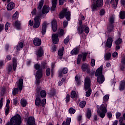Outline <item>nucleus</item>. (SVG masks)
Here are the masks:
<instances>
[{
	"mask_svg": "<svg viewBox=\"0 0 125 125\" xmlns=\"http://www.w3.org/2000/svg\"><path fill=\"white\" fill-rule=\"evenodd\" d=\"M59 16L60 19H63L65 17L67 21H64L63 22V27L66 28L68 26V21H71V11H68L67 8H64L60 12Z\"/></svg>",
	"mask_w": 125,
	"mask_h": 125,
	"instance_id": "1",
	"label": "nucleus"
},
{
	"mask_svg": "<svg viewBox=\"0 0 125 125\" xmlns=\"http://www.w3.org/2000/svg\"><path fill=\"white\" fill-rule=\"evenodd\" d=\"M90 79L89 77H86L85 79L84 88L85 90H88L86 91L85 96L86 97H89L91 94V89H90Z\"/></svg>",
	"mask_w": 125,
	"mask_h": 125,
	"instance_id": "2",
	"label": "nucleus"
},
{
	"mask_svg": "<svg viewBox=\"0 0 125 125\" xmlns=\"http://www.w3.org/2000/svg\"><path fill=\"white\" fill-rule=\"evenodd\" d=\"M22 123V119L21 116L19 114L12 117L9 122H8L6 125H20Z\"/></svg>",
	"mask_w": 125,
	"mask_h": 125,
	"instance_id": "3",
	"label": "nucleus"
},
{
	"mask_svg": "<svg viewBox=\"0 0 125 125\" xmlns=\"http://www.w3.org/2000/svg\"><path fill=\"white\" fill-rule=\"evenodd\" d=\"M102 69H103V66L102 65L99 68L97 69L95 74L96 77L98 76L97 78V82L99 83H103L105 81V78L104 76L102 75Z\"/></svg>",
	"mask_w": 125,
	"mask_h": 125,
	"instance_id": "4",
	"label": "nucleus"
},
{
	"mask_svg": "<svg viewBox=\"0 0 125 125\" xmlns=\"http://www.w3.org/2000/svg\"><path fill=\"white\" fill-rule=\"evenodd\" d=\"M92 11H96L98 10V8L103 7V0H96L94 1V3L91 5Z\"/></svg>",
	"mask_w": 125,
	"mask_h": 125,
	"instance_id": "5",
	"label": "nucleus"
},
{
	"mask_svg": "<svg viewBox=\"0 0 125 125\" xmlns=\"http://www.w3.org/2000/svg\"><path fill=\"white\" fill-rule=\"evenodd\" d=\"M24 80L22 79H20L19 81V83L17 85V87L13 89L12 91L13 95H16L17 93H18V91H20V92H21V90H22V87L23 86V83Z\"/></svg>",
	"mask_w": 125,
	"mask_h": 125,
	"instance_id": "6",
	"label": "nucleus"
},
{
	"mask_svg": "<svg viewBox=\"0 0 125 125\" xmlns=\"http://www.w3.org/2000/svg\"><path fill=\"white\" fill-rule=\"evenodd\" d=\"M100 109L102 112H99L98 110H97V112L101 118H104L107 113V104H102L100 106Z\"/></svg>",
	"mask_w": 125,
	"mask_h": 125,
	"instance_id": "7",
	"label": "nucleus"
},
{
	"mask_svg": "<svg viewBox=\"0 0 125 125\" xmlns=\"http://www.w3.org/2000/svg\"><path fill=\"white\" fill-rule=\"evenodd\" d=\"M64 35V32H58L56 34H53L52 35V42L53 43L56 44L58 43L59 42V39H58V37H62Z\"/></svg>",
	"mask_w": 125,
	"mask_h": 125,
	"instance_id": "8",
	"label": "nucleus"
},
{
	"mask_svg": "<svg viewBox=\"0 0 125 125\" xmlns=\"http://www.w3.org/2000/svg\"><path fill=\"white\" fill-rule=\"evenodd\" d=\"M46 103V99H43L42 101L40 98L38 97L35 100V104L36 106H44Z\"/></svg>",
	"mask_w": 125,
	"mask_h": 125,
	"instance_id": "9",
	"label": "nucleus"
},
{
	"mask_svg": "<svg viewBox=\"0 0 125 125\" xmlns=\"http://www.w3.org/2000/svg\"><path fill=\"white\" fill-rule=\"evenodd\" d=\"M77 31L78 32H89V27L86 24L79 25L77 27Z\"/></svg>",
	"mask_w": 125,
	"mask_h": 125,
	"instance_id": "10",
	"label": "nucleus"
},
{
	"mask_svg": "<svg viewBox=\"0 0 125 125\" xmlns=\"http://www.w3.org/2000/svg\"><path fill=\"white\" fill-rule=\"evenodd\" d=\"M46 67V63L45 62H43L42 63V66H40L39 64H36L34 65V68L36 70H38L39 72H41L42 74V69H44ZM37 71V72H38Z\"/></svg>",
	"mask_w": 125,
	"mask_h": 125,
	"instance_id": "11",
	"label": "nucleus"
},
{
	"mask_svg": "<svg viewBox=\"0 0 125 125\" xmlns=\"http://www.w3.org/2000/svg\"><path fill=\"white\" fill-rule=\"evenodd\" d=\"M81 69L83 72H86L88 74L90 73V66L86 63L83 64Z\"/></svg>",
	"mask_w": 125,
	"mask_h": 125,
	"instance_id": "12",
	"label": "nucleus"
},
{
	"mask_svg": "<svg viewBox=\"0 0 125 125\" xmlns=\"http://www.w3.org/2000/svg\"><path fill=\"white\" fill-rule=\"evenodd\" d=\"M51 23L53 32H56L58 29L57 21H56V20L54 19L52 20Z\"/></svg>",
	"mask_w": 125,
	"mask_h": 125,
	"instance_id": "13",
	"label": "nucleus"
},
{
	"mask_svg": "<svg viewBox=\"0 0 125 125\" xmlns=\"http://www.w3.org/2000/svg\"><path fill=\"white\" fill-rule=\"evenodd\" d=\"M36 83H37V84H39V83H41V81L40 80V79H41V78L42 77V72L38 71L36 73Z\"/></svg>",
	"mask_w": 125,
	"mask_h": 125,
	"instance_id": "14",
	"label": "nucleus"
},
{
	"mask_svg": "<svg viewBox=\"0 0 125 125\" xmlns=\"http://www.w3.org/2000/svg\"><path fill=\"white\" fill-rule=\"evenodd\" d=\"M34 24L33 25V28L34 29H37L41 25V22H40V20L38 17H35L34 18Z\"/></svg>",
	"mask_w": 125,
	"mask_h": 125,
	"instance_id": "15",
	"label": "nucleus"
},
{
	"mask_svg": "<svg viewBox=\"0 0 125 125\" xmlns=\"http://www.w3.org/2000/svg\"><path fill=\"white\" fill-rule=\"evenodd\" d=\"M57 6V0H52V7L50 8L51 12L55 11V8Z\"/></svg>",
	"mask_w": 125,
	"mask_h": 125,
	"instance_id": "16",
	"label": "nucleus"
},
{
	"mask_svg": "<svg viewBox=\"0 0 125 125\" xmlns=\"http://www.w3.org/2000/svg\"><path fill=\"white\" fill-rule=\"evenodd\" d=\"M14 7H15V3L13 2H11L7 5V10L10 11L14 9Z\"/></svg>",
	"mask_w": 125,
	"mask_h": 125,
	"instance_id": "17",
	"label": "nucleus"
},
{
	"mask_svg": "<svg viewBox=\"0 0 125 125\" xmlns=\"http://www.w3.org/2000/svg\"><path fill=\"white\" fill-rule=\"evenodd\" d=\"M35 123L36 122L35 121V118H34L33 117H30L28 119L26 125H35Z\"/></svg>",
	"mask_w": 125,
	"mask_h": 125,
	"instance_id": "18",
	"label": "nucleus"
},
{
	"mask_svg": "<svg viewBox=\"0 0 125 125\" xmlns=\"http://www.w3.org/2000/svg\"><path fill=\"white\" fill-rule=\"evenodd\" d=\"M110 3L112 5V8L116 9L117 6H118V3H119V0H111Z\"/></svg>",
	"mask_w": 125,
	"mask_h": 125,
	"instance_id": "19",
	"label": "nucleus"
},
{
	"mask_svg": "<svg viewBox=\"0 0 125 125\" xmlns=\"http://www.w3.org/2000/svg\"><path fill=\"white\" fill-rule=\"evenodd\" d=\"M49 10H50V8L49 7V6L44 5L43 6L42 12L43 14H47L48 12H49Z\"/></svg>",
	"mask_w": 125,
	"mask_h": 125,
	"instance_id": "20",
	"label": "nucleus"
},
{
	"mask_svg": "<svg viewBox=\"0 0 125 125\" xmlns=\"http://www.w3.org/2000/svg\"><path fill=\"white\" fill-rule=\"evenodd\" d=\"M62 72L63 73H62ZM67 73H68V68L64 67L62 69V70L59 71V77H60V78H61V77H63V74L65 75L67 74Z\"/></svg>",
	"mask_w": 125,
	"mask_h": 125,
	"instance_id": "21",
	"label": "nucleus"
},
{
	"mask_svg": "<svg viewBox=\"0 0 125 125\" xmlns=\"http://www.w3.org/2000/svg\"><path fill=\"white\" fill-rule=\"evenodd\" d=\"M112 43H113V39L111 37H109L106 41V45L109 48L112 47Z\"/></svg>",
	"mask_w": 125,
	"mask_h": 125,
	"instance_id": "22",
	"label": "nucleus"
},
{
	"mask_svg": "<svg viewBox=\"0 0 125 125\" xmlns=\"http://www.w3.org/2000/svg\"><path fill=\"white\" fill-rule=\"evenodd\" d=\"M33 43L36 46H39L42 44V40L40 39L35 38L33 41Z\"/></svg>",
	"mask_w": 125,
	"mask_h": 125,
	"instance_id": "23",
	"label": "nucleus"
},
{
	"mask_svg": "<svg viewBox=\"0 0 125 125\" xmlns=\"http://www.w3.org/2000/svg\"><path fill=\"white\" fill-rule=\"evenodd\" d=\"M43 3H44V0H41L39 2V5L37 7V10L38 11H41L42 10V6H43Z\"/></svg>",
	"mask_w": 125,
	"mask_h": 125,
	"instance_id": "24",
	"label": "nucleus"
},
{
	"mask_svg": "<svg viewBox=\"0 0 125 125\" xmlns=\"http://www.w3.org/2000/svg\"><path fill=\"white\" fill-rule=\"evenodd\" d=\"M10 104V100H7V103L6 104V107H5V115H8V113H9V104Z\"/></svg>",
	"mask_w": 125,
	"mask_h": 125,
	"instance_id": "25",
	"label": "nucleus"
},
{
	"mask_svg": "<svg viewBox=\"0 0 125 125\" xmlns=\"http://www.w3.org/2000/svg\"><path fill=\"white\" fill-rule=\"evenodd\" d=\"M36 55L38 57H42L43 55V49L42 48H40L36 53Z\"/></svg>",
	"mask_w": 125,
	"mask_h": 125,
	"instance_id": "26",
	"label": "nucleus"
},
{
	"mask_svg": "<svg viewBox=\"0 0 125 125\" xmlns=\"http://www.w3.org/2000/svg\"><path fill=\"white\" fill-rule=\"evenodd\" d=\"M125 79L121 81L120 83V85L119 86V89L120 91H123L125 89Z\"/></svg>",
	"mask_w": 125,
	"mask_h": 125,
	"instance_id": "27",
	"label": "nucleus"
},
{
	"mask_svg": "<svg viewBox=\"0 0 125 125\" xmlns=\"http://www.w3.org/2000/svg\"><path fill=\"white\" fill-rule=\"evenodd\" d=\"M13 61V69L14 71H16V68H17V60L15 58L12 59Z\"/></svg>",
	"mask_w": 125,
	"mask_h": 125,
	"instance_id": "28",
	"label": "nucleus"
},
{
	"mask_svg": "<svg viewBox=\"0 0 125 125\" xmlns=\"http://www.w3.org/2000/svg\"><path fill=\"white\" fill-rule=\"evenodd\" d=\"M80 49L79 47H76L73 50H72L71 52V54L72 55H77V54H79V51Z\"/></svg>",
	"mask_w": 125,
	"mask_h": 125,
	"instance_id": "29",
	"label": "nucleus"
},
{
	"mask_svg": "<svg viewBox=\"0 0 125 125\" xmlns=\"http://www.w3.org/2000/svg\"><path fill=\"white\" fill-rule=\"evenodd\" d=\"M119 16L120 19L124 20L125 19V11L122 10L119 13Z\"/></svg>",
	"mask_w": 125,
	"mask_h": 125,
	"instance_id": "30",
	"label": "nucleus"
},
{
	"mask_svg": "<svg viewBox=\"0 0 125 125\" xmlns=\"http://www.w3.org/2000/svg\"><path fill=\"white\" fill-rule=\"evenodd\" d=\"M123 121H125V113L123 114V117H120L119 120V125H125V123L123 122Z\"/></svg>",
	"mask_w": 125,
	"mask_h": 125,
	"instance_id": "31",
	"label": "nucleus"
},
{
	"mask_svg": "<svg viewBox=\"0 0 125 125\" xmlns=\"http://www.w3.org/2000/svg\"><path fill=\"white\" fill-rule=\"evenodd\" d=\"M21 104L22 107H26V106H27V104H28V103L26 100L21 99Z\"/></svg>",
	"mask_w": 125,
	"mask_h": 125,
	"instance_id": "32",
	"label": "nucleus"
},
{
	"mask_svg": "<svg viewBox=\"0 0 125 125\" xmlns=\"http://www.w3.org/2000/svg\"><path fill=\"white\" fill-rule=\"evenodd\" d=\"M86 116L88 119H90V117H91V109L87 108Z\"/></svg>",
	"mask_w": 125,
	"mask_h": 125,
	"instance_id": "33",
	"label": "nucleus"
},
{
	"mask_svg": "<svg viewBox=\"0 0 125 125\" xmlns=\"http://www.w3.org/2000/svg\"><path fill=\"white\" fill-rule=\"evenodd\" d=\"M59 56H62L64 54V47H62L61 49H60L58 52Z\"/></svg>",
	"mask_w": 125,
	"mask_h": 125,
	"instance_id": "34",
	"label": "nucleus"
},
{
	"mask_svg": "<svg viewBox=\"0 0 125 125\" xmlns=\"http://www.w3.org/2000/svg\"><path fill=\"white\" fill-rule=\"evenodd\" d=\"M108 32H112L114 30V24H109L107 26Z\"/></svg>",
	"mask_w": 125,
	"mask_h": 125,
	"instance_id": "35",
	"label": "nucleus"
},
{
	"mask_svg": "<svg viewBox=\"0 0 125 125\" xmlns=\"http://www.w3.org/2000/svg\"><path fill=\"white\" fill-rule=\"evenodd\" d=\"M46 28H47L46 22H44L42 26V32H46Z\"/></svg>",
	"mask_w": 125,
	"mask_h": 125,
	"instance_id": "36",
	"label": "nucleus"
},
{
	"mask_svg": "<svg viewBox=\"0 0 125 125\" xmlns=\"http://www.w3.org/2000/svg\"><path fill=\"white\" fill-rule=\"evenodd\" d=\"M71 93V97L72 98H75V97H78V94L76 93V91H72Z\"/></svg>",
	"mask_w": 125,
	"mask_h": 125,
	"instance_id": "37",
	"label": "nucleus"
},
{
	"mask_svg": "<svg viewBox=\"0 0 125 125\" xmlns=\"http://www.w3.org/2000/svg\"><path fill=\"white\" fill-rule=\"evenodd\" d=\"M40 95L41 97L44 98L46 97V92H45V90H42L41 91L40 93Z\"/></svg>",
	"mask_w": 125,
	"mask_h": 125,
	"instance_id": "38",
	"label": "nucleus"
},
{
	"mask_svg": "<svg viewBox=\"0 0 125 125\" xmlns=\"http://www.w3.org/2000/svg\"><path fill=\"white\" fill-rule=\"evenodd\" d=\"M100 16H103L105 15V13H106V11H105L104 9H101L100 11Z\"/></svg>",
	"mask_w": 125,
	"mask_h": 125,
	"instance_id": "39",
	"label": "nucleus"
},
{
	"mask_svg": "<svg viewBox=\"0 0 125 125\" xmlns=\"http://www.w3.org/2000/svg\"><path fill=\"white\" fill-rule=\"evenodd\" d=\"M23 42H20L19 43V44L17 45V50H20V49L22 48V47H23Z\"/></svg>",
	"mask_w": 125,
	"mask_h": 125,
	"instance_id": "40",
	"label": "nucleus"
},
{
	"mask_svg": "<svg viewBox=\"0 0 125 125\" xmlns=\"http://www.w3.org/2000/svg\"><path fill=\"white\" fill-rule=\"evenodd\" d=\"M11 24L8 22H7L5 25V31H7L8 30V28H9L11 26Z\"/></svg>",
	"mask_w": 125,
	"mask_h": 125,
	"instance_id": "41",
	"label": "nucleus"
},
{
	"mask_svg": "<svg viewBox=\"0 0 125 125\" xmlns=\"http://www.w3.org/2000/svg\"><path fill=\"white\" fill-rule=\"evenodd\" d=\"M109 23L111 25H113L114 23H115V18L113 17H111L109 19Z\"/></svg>",
	"mask_w": 125,
	"mask_h": 125,
	"instance_id": "42",
	"label": "nucleus"
},
{
	"mask_svg": "<svg viewBox=\"0 0 125 125\" xmlns=\"http://www.w3.org/2000/svg\"><path fill=\"white\" fill-rule=\"evenodd\" d=\"M123 42V40L121 38H119L117 40L115 41V44L119 45L121 44L122 42Z\"/></svg>",
	"mask_w": 125,
	"mask_h": 125,
	"instance_id": "43",
	"label": "nucleus"
},
{
	"mask_svg": "<svg viewBox=\"0 0 125 125\" xmlns=\"http://www.w3.org/2000/svg\"><path fill=\"white\" fill-rule=\"evenodd\" d=\"M85 104H86V103H85V101H82L80 103L79 106L80 107H81V108H83L85 106Z\"/></svg>",
	"mask_w": 125,
	"mask_h": 125,
	"instance_id": "44",
	"label": "nucleus"
},
{
	"mask_svg": "<svg viewBox=\"0 0 125 125\" xmlns=\"http://www.w3.org/2000/svg\"><path fill=\"white\" fill-rule=\"evenodd\" d=\"M111 54L110 53H107L105 55L104 57L106 60H109L111 58Z\"/></svg>",
	"mask_w": 125,
	"mask_h": 125,
	"instance_id": "45",
	"label": "nucleus"
},
{
	"mask_svg": "<svg viewBox=\"0 0 125 125\" xmlns=\"http://www.w3.org/2000/svg\"><path fill=\"white\" fill-rule=\"evenodd\" d=\"M109 95H105L103 97V101H104V102H107V101H108V100H109Z\"/></svg>",
	"mask_w": 125,
	"mask_h": 125,
	"instance_id": "46",
	"label": "nucleus"
},
{
	"mask_svg": "<svg viewBox=\"0 0 125 125\" xmlns=\"http://www.w3.org/2000/svg\"><path fill=\"white\" fill-rule=\"evenodd\" d=\"M82 57H83V56L82 55H78V59H77V64H80L81 63V60H82Z\"/></svg>",
	"mask_w": 125,
	"mask_h": 125,
	"instance_id": "47",
	"label": "nucleus"
},
{
	"mask_svg": "<svg viewBox=\"0 0 125 125\" xmlns=\"http://www.w3.org/2000/svg\"><path fill=\"white\" fill-rule=\"evenodd\" d=\"M83 55V61H85V59H86V56H87V53H82Z\"/></svg>",
	"mask_w": 125,
	"mask_h": 125,
	"instance_id": "48",
	"label": "nucleus"
},
{
	"mask_svg": "<svg viewBox=\"0 0 125 125\" xmlns=\"http://www.w3.org/2000/svg\"><path fill=\"white\" fill-rule=\"evenodd\" d=\"M7 70L8 73H10V72L12 71V65H11V64L9 65L8 67L7 68Z\"/></svg>",
	"mask_w": 125,
	"mask_h": 125,
	"instance_id": "49",
	"label": "nucleus"
},
{
	"mask_svg": "<svg viewBox=\"0 0 125 125\" xmlns=\"http://www.w3.org/2000/svg\"><path fill=\"white\" fill-rule=\"evenodd\" d=\"M43 14H43L42 11V12L40 13L39 16H36V17H38L39 20H40L41 18H44V15H43Z\"/></svg>",
	"mask_w": 125,
	"mask_h": 125,
	"instance_id": "50",
	"label": "nucleus"
},
{
	"mask_svg": "<svg viewBox=\"0 0 125 125\" xmlns=\"http://www.w3.org/2000/svg\"><path fill=\"white\" fill-rule=\"evenodd\" d=\"M18 15V12L16 11L15 13L12 16V19L14 20L17 19V15Z\"/></svg>",
	"mask_w": 125,
	"mask_h": 125,
	"instance_id": "51",
	"label": "nucleus"
},
{
	"mask_svg": "<svg viewBox=\"0 0 125 125\" xmlns=\"http://www.w3.org/2000/svg\"><path fill=\"white\" fill-rule=\"evenodd\" d=\"M70 41V38H69V36H67L66 39L64 40V44H67L68 42H69Z\"/></svg>",
	"mask_w": 125,
	"mask_h": 125,
	"instance_id": "52",
	"label": "nucleus"
},
{
	"mask_svg": "<svg viewBox=\"0 0 125 125\" xmlns=\"http://www.w3.org/2000/svg\"><path fill=\"white\" fill-rule=\"evenodd\" d=\"M66 122L65 125H69L71 124V118H67V119L66 120Z\"/></svg>",
	"mask_w": 125,
	"mask_h": 125,
	"instance_id": "53",
	"label": "nucleus"
},
{
	"mask_svg": "<svg viewBox=\"0 0 125 125\" xmlns=\"http://www.w3.org/2000/svg\"><path fill=\"white\" fill-rule=\"evenodd\" d=\"M69 112L70 114H75V113L76 112V110L73 108H70L69 109Z\"/></svg>",
	"mask_w": 125,
	"mask_h": 125,
	"instance_id": "54",
	"label": "nucleus"
},
{
	"mask_svg": "<svg viewBox=\"0 0 125 125\" xmlns=\"http://www.w3.org/2000/svg\"><path fill=\"white\" fill-rule=\"evenodd\" d=\"M15 27H16V28H17L18 29H19V28H20V23L18 22V21H16L15 22Z\"/></svg>",
	"mask_w": 125,
	"mask_h": 125,
	"instance_id": "55",
	"label": "nucleus"
},
{
	"mask_svg": "<svg viewBox=\"0 0 125 125\" xmlns=\"http://www.w3.org/2000/svg\"><path fill=\"white\" fill-rule=\"evenodd\" d=\"M31 14L33 16L37 15V8H34L31 12Z\"/></svg>",
	"mask_w": 125,
	"mask_h": 125,
	"instance_id": "56",
	"label": "nucleus"
},
{
	"mask_svg": "<svg viewBox=\"0 0 125 125\" xmlns=\"http://www.w3.org/2000/svg\"><path fill=\"white\" fill-rule=\"evenodd\" d=\"M91 65L92 66V67H94V66H95V60L91 59Z\"/></svg>",
	"mask_w": 125,
	"mask_h": 125,
	"instance_id": "57",
	"label": "nucleus"
},
{
	"mask_svg": "<svg viewBox=\"0 0 125 125\" xmlns=\"http://www.w3.org/2000/svg\"><path fill=\"white\" fill-rule=\"evenodd\" d=\"M66 0H59V5H63Z\"/></svg>",
	"mask_w": 125,
	"mask_h": 125,
	"instance_id": "58",
	"label": "nucleus"
},
{
	"mask_svg": "<svg viewBox=\"0 0 125 125\" xmlns=\"http://www.w3.org/2000/svg\"><path fill=\"white\" fill-rule=\"evenodd\" d=\"M65 101H66V103H68V102H69L70 101V95L67 94L66 95V97L65 98Z\"/></svg>",
	"mask_w": 125,
	"mask_h": 125,
	"instance_id": "59",
	"label": "nucleus"
},
{
	"mask_svg": "<svg viewBox=\"0 0 125 125\" xmlns=\"http://www.w3.org/2000/svg\"><path fill=\"white\" fill-rule=\"evenodd\" d=\"M46 74L48 77L50 75V69L47 68L46 70Z\"/></svg>",
	"mask_w": 125,
	"mask_h": 125,
	"instance_id": "60",
	"label": "nucleus"
},
{
	"mask_svg": "<svg viewBox=\"0 0 125 125\" xmlns=\"http://www.w3.org/2000/svg\"><path fill=\"white\" fill-rule=\"evenodd\" d=\"M4 29V25L3 24H0V32L3 31Z\"/></svg>",
	"mask_w": 125,
	"mask_h": 125,
	"instance_id": "61",
	"label": "nucleus"
},
{
	"mask_svg": "<svg viewBox=\"0 0 125 125\" xmlns=\"http://www.w3.org/2000/svg\"><path fill=\"white\" fill-rule=\"evenodd\" d=\"M80 78H79V76L76 75L75 76V81H76V83H77L79 84V83H80Z\"/></svg>",
	"mask_w": 125,
	"mask_h": 125,
	"instance_id": "62",
	"label": "nucleus"
},
{
	"mask_svg": "<svg viewBox=\"0 0 125 125\" xmlns=\"http://www.w3.org/2000/svg\"><path fill=\"white\" fill-rule=\"evenodd\" d=\"M112 57L114 58H117L118 57V53L117 52H114L113 54H112Z\"/></svg>",
	"mask_w": 125,
	"mask_h": 125,
	"instance_id": "63",
	"label": "nucleus"
},
{
	"mask_svg": "<svg viewBox=\"0 0 125 125\" xmlns=\"http://www.w3.org/2000/svg\"><path fill=\"white\" fill-rule=\"evenodd\" d=\"M52 52H55L56 51V46L55 45H53L51 48Z\"/></svg>",
	"mask_w": 125,
	"mask_h": 125,
	"instance_id": "64",
	"label": "nucleus"
}]
</instances>
